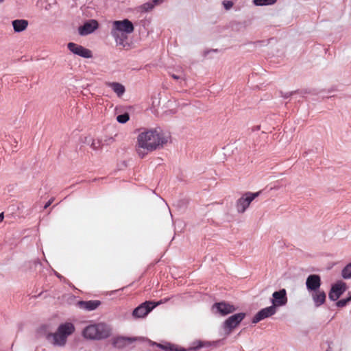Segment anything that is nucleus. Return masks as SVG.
I'll return each instance as SVG.
<instances>
[{
	"instance_id": "nucleus-4",
	"label": "nucleus",
	"mask_w": 351,
	"mask_h": 351,
	"mask_svg": "<svg viewBox=\"0 0 351 351\" xmlns=\"http://www.w3.org/2000/svg\"><path fill=\"white\" fill-rule=\"evenodd\" d=\"M112 329L106 323L99 322L91 324L86 326L82 330V336L90 340H101L109 337Z\"/></svg>"
},
{
	"instance_id": "nucleus-28",
	"label": "nucleus",
	"mask_w": 351,
	"mask_h": 351,
	"mask_svg": "<svg viewBox=\"0 0 351 351\" xmlns=\"http://www.w3.org/2000/svg\"><path fill=\"white\" fill-rule=\"evenodd\" d=\"M158 346H159L160 348H162V349H165V350H168L169 349V351H173V348L171 346H162L161 344H158Z\"/></svg>"
},
{
	"instance_id": "nucleus-15",
	"label": "nucleus",
	"mask_w": 351,
	"mask_h": 351,
	"mask_svg": "<svg viewBox=\"0 0 351 351\" xmlns=\"http://www.w3.org/2000/svg\"><path fill=\"white\" fill-rule=\"evenodd\" d=\"M98 27V23L95 20L86 22L84 25L79 27V34L82 36L88 35L93 32Z\"/></svg>"
},
{
	"instance_id": "nucleus-3",
	"label": "nucleus",
	"mask_w": 351,
	"mask_h": 351,
	"mask_svg": "<svg viewBox=\"0 0 351 351\" xmlns=\"http://www.w3.org/2000/svg\"><path fill=\"white\" fill-rule=\"evenodd\" d=\"M75 332V326L72 323L66 322L60 324L57 330L49 333L46 339L49 343L55 346L63 347L66 345L68 337Z\"/></svg>"
},
{
	"instance_id": "nucleus-22",
	"label": "nucleus",
	"mask_w": 351,
	"mask_h": 351,
	"mask_svg": "<svg viewBox=\"0 0 351 351\" xmlns=\"http://www.w3.org/2000/svg\"><path fill=\"white\" fill-rule=\"evenodd\" d=\"M341 276L344 279L351 278V263L346 265L341 271Z\"/></svg>"
},
{
	"instance_id": "nucleus-18",
	"label": "nucleus",
	"mask_w": 351,
	"mask_h": 351,
	"mask_svg": "<svg viewBox=\"0 0 351 351\" xmlns=\"http://www.w3.org/2000/svg\"><path fill=\"white\" fill-rule=\"evenodd\" d=\"M28 21L25 19H16L12 21L13 29L16 33L25 31L28 27Z\"/></svg>"
},
{
	"instance_id": "nucleus-6",
	"label": "nucleus",
	"mask_w": 351,
	"mask_h": 351,
	"mask_svg": "<svg viewBox=\"0 0 351 351\" xmlns=\"http://www.w3.org/2000/svg\"><path fill=\"white\" fill-rule=\"evenodd\" d=\"M245 316V313H239L229 317L223 324L226 335H229L232 330L235 328L241 322Z\"/></svg>"
},
{
	"instance_id": "nucleus-1",
	"label": "nucleus",
	"mask_w": 351,
	"mask_h": 351,
	"mask_svg": "<svg viewBox=\"0 0 351 351\" xmlns=\"http://www.w3.org/2000/svg\"><path fill=\"white\" fill-rule=\"evenodd\" d=\"M169 138V135L160 129L143 131L137 136L136 152L141 158H143L149 152L162 147Z\"/></svg>"
},
{
	"instance_id": "nucleus-20",
	"label": "nucleus",
	"mask_w": 351,
	"mask_h": 351,
	"mask_svg": "<svg viewBox=\"0 0 351 351\" xmlns=\"http://www.w3.org/2000/svg\"><path fill=\"white\" fill-rule=\"evenodd\" d=\"M85 143L95 151L99 149L101 146V143L99 140L94 139L91 137L86 138Z\"/></svg>"
},
{
	"instance_id": "nucleus-11",
	"label": "nucleus",
	"mask_w": 351,
	"mask_h": 351,
	"mask_svg": "<svg viewBox=\"0 0 351 351\" xmlns=\"http://www.w3.org/2000/svg\"><path fill=\"white\" fill-rule=\"evenodd\" d=\"M346 289V285L342 281H339L331 287L328 297L330 300L336 301Z\"/></svg>"
},
{
	"instance_id": "nucleus-19",
	"label": "nucleus",
	"mask_w": 351,
	"mask_h": 351,
	"mask_svg": "<svg viewBox=\"0 0 351 351\" xmlns=\"http://www.w3.org/2000/svg\"><path fill=\"white\" fill-rule=\"evenodd\" d=\"M106 85L110 87L113 91L119 96L121 97L125 93V87L120 83L118 82H106Z\"/></svg>"
},
{
	"instance_id": "nucleus-17",
	"label": "nucleus",
	"mask_w": 351,
	"mask_h": 351,
	"mask_svg": "<svg viewBox=\"0 0 351 351\" xmlns=\"http://www.w3.org/2000/svg\"><path fill=\"white\" fill-rule=\"evenodd\" d=\"M100 304L99 300L80 301L77 303V306L79 308L86 311H93L96 309Z\"/></svg>"
},
{
	"instance_id": "nucleus-2",
	"label": "nucleus",
	"mask_w": 351,
	"mask_h": 351,
	"mask_svg": "<svg viewBox=\"0 0 351 351\" xmlns=\"http://www.w3.org/2000/svg\"><path fill=\"white\" fill-rule=\"evenodd\" d=\"M134 30L133 23L125 19L122 21H114L112 23L110 34L117 45L125 46L128 35Z\"/></svg>"
},
{
	"instance_id": "nucleus-29",
	"label": "nucleus",
	"mask_w": 351,
	"mask_h": 351,
	"mask_svg": "<svg viewBox=\"0 0 351 351\" xmlns=\"http://www.w3.org/2000/svg\"><path fill=\"white\" fill-rule=\"evenodd\" d=\"M53 198H51L45 205L44 208H48L53 202Z\"/></svg>"
},
{
	"instance_id": "nucleus-31",
	"label": "nucleus",
	"mask_w": 351,
	"mask_h": 351,
	"mask_svg": "<svg viewBox=\"0 0 351 351\" xmlns=\"http://www.w3.org/2000/svg\"><path fill=\"white\" fill-rule=\"evenodd\" d=\"M4 219L3 213H0V223L3 221Z\"/></svg>"
},
{
	"instance_id": "nucleus-32",
	"label": "nucleus",
	"mask_w": 351,
	"mask_h": 351,
	"mask_svg": "<svg viewBox=\"0 0 351 351\" xmlns=\"http://www.w3.org/2000/svg\"><path fill=\"white\" fill-rule=\"evenodd\" d=\"M4 0H0V3H3Z\"/></svg>"
},
{
	"instance_id": "nucleus-30",
	"label": "nucleus",
	"mask_w": 351,
	"mask_h": 351,
	"mask_svg": "<svg viewBox=\"0 0 351 351\" xmlns=\"http://www.w3.org/2000/svg\"><path fill=\"white\" fill-rule=\"evenodd\" d=\"M162 0H153V2L154 4H159L160 3H162Z\"/></svg>"
},
{
	"instance_id": "nucleus-16",
	"label": "nucleus",
	"mask_w": 351,
	"mask_h": 351,
	"mask_svg": "<svg viewBox=\"0 0 351 351\" xmlns=\"http://www.w3.org/2000/svg\"><path fill=\"white\" fill-rule=\"evenodd\" d=\"M311 293L313 302L316 307H319L324 304L326 302V294L324 291L321 289Z\"/></svg>"
},
{
	"instance_id": "nucleus-13",
	"label": "nucleus",
	"mask_w": 351,
	"mask_h": 351,
	"mask_svg": "<svg viewBox=\"0 0 351 351\" xmlns=\"http://www.w3.org/2000/svg\"><path fill=\"white\" fill-rule=\"evenodd\" d=\"M321 284L320 276L317 274L309 275L306 280V287L308 293L320 289Z\"/></svg>"
},
{
	"instance_id": "nucleus-21",
	"label": "nucleus",
	"mask_w": 351,
	"mask_h": 351,
	"mask_svg": "<svg viewBox=\"0 0 351 351\" xmlns=\"http://www.w3.org/2000/svg\"><path fill=\"white\" fill-rule=\"evenodd\" d=\"M277 0H253V3L256 6H266L274 4Z\"/></svg>"
},
{
	"instance_id": "nucleus-7",
	"label": "nucleus",
	"mask_w": 351,
	"mask_h": 351,
	"mask_svg": "<svg viewBox=\"0 0 351 351\" xmlns=\"http://www.w3.org/2000/svg\"><path fill=\"white\" fill-rule=\"evenodd\" d=\"M160 302L154 303L152 302H145L141 304L133 311V317L136 319L145 317Z\"/></svg>"
},
{
	"instance_id": "nucleus-24",
	"label": "nucleus",
	"mask_w": 351,
	"mask_h": 351,
	"mask_svg": "<svg viewBox=\"0 0 351 351\" xmlns=\"http://www.w3.org/2000/svg\"><path fill=\"white\" fill-rule=\"evenodd\" d=\"M156 4L154 3V2H147L144 4H143L141 7H140V9L141 10H143V11H149V10H151L152 9H153V8L154 7Z\"/></svg>"
},
{
	"instance_id": "nucleus-10",
	"label": "nucleus",
	"mask_w": 351,
	"mask_h": 351,
	"mask_svg": "<svg viewBox=\"0 0 351 351\" xmlns=\"http://www.w3.org/2000/svg\"><path fill=\"white\" fill-rule=\"evenodd\" d=\"M67 47L73 54L82 58H91L93 57V53L90 49H86L78 44L74 43H69L67 44Z\"/></svg>"
},
{
	"instance_id": "nucleus-8",
	"label": "nucleus",
	"mask_w": 351,
	"mask_h": 351,
	"mask_svg": "<svg viewBox=\"0 0 351 351\" xmlns=\"http://www.w3.org/2000/svg\"><path fill=\"white\" fill-rule=\"evenodd\" d=\"M287 302L288 298L285 289H282L273 293L271 303L276 309L279 307L285 306Z\"/></svg>"
},
{
	"instance_id": "nucleus-12",
	"label": "nucleus",
	"mask_w": 351,
	"mask_h": 351,
	"mask_svg": "<svg viewBox=\"0 0 351 351\" xmlns=\"http://www.w3.org/2000/svg\"><path fill=\"white\" fill-rule=\"evenodd\" d=\"M277 309L272 305L263 308L259 311L253 317L252 323H258L260 321L275 315Z\"/></svg>"
},
{
	"instance_id": "nucleus-25",
	"label": "nucleus",
	"mask_w": 351,
	"mask_h": 351,
	"mask_svg": "<svg viewBox=\"0 0 351 351\" xmlns=\"http://www.w3.org/2000/svg\"><path fill=\"white\" fill-rule=\"evenodd\" d=\"M351 301V295L346 299H342L337 302L336 305L338 307L342 308L347 305V304Z\"/></svg>"
},
{
	"instance_id": "nucleus-26",
	"label": "nucleus",
	"mask_w": 351,
	"mask_h": 351,
	"mask_svg": "<svg viewBox=\"0 0 351 351\" xmlns=\"http://www.w3.org/2000/svg\"><path fill=\"white\" fill-rule=\"evenodd\" d=\"M171 77L175 80H185V75L183 71H180L179 75L171 74Z\"/></svg>"
},
{
	"instance_id": "nucleus-14",
	"label": "nucleus",
	"mask_w": 351,
	"mask_h": 351,
	"mask_svg": "<svg viewBox=\"0 0 351 351\" xmlns=\"http://www.w3.org/2000/svg\"><path fill=\"white\" fill-rule=\"evenodd\" d=\"M138 340L137 337H126L123 336L116 337L112 339V344L114 348H123L133 342Z\"/></svg>"
},
{
	"instance_id": "nucleus-27",
	"label": "nucleus",
	"mask_w": 351,
	"mask_h": 351,
	"mask_svg": "<svg viewBox=\"0 0 351 351\" xmlns=\"http://www.w3.org/2000/svg\"><path fill=\"white\" fill-rule=\"evenodd\" d=\"M223 5L226 10H229L233 6V3L231 1H224Z\"/></svg>"
},
{
	"instance_id": "nucleus-23",
	"label": "nucleus",
	"mask_w": 351,
	"mask_h": 351,
	"mask_svg": "<svg viewBox=\"0 0 351 351\" xmlns=\"http://www.w3.org/2000/svg\"><path fill=\"white\" fill-rule=\"evenodd\" d=\"M130 119L128 113H124L117 117V121L120 123H125Z\"/></svg>"
},
{
	"instance_id": "nucleus-5",
	"label": "nucleus",
	"mask_w": 351,
	"mask_h": 351,
	"mask_svg": "<svg viewBox=\"0 0 351 351\" xmlns=\"http://www.w3.org/2000/svg\"><path fill=\"white\" fill-rule=\"evenodd\" d=\"M261 191L246 192L243 193L236 202L235 208L239 214L244 213L250 206L252 202L259 196Z\"/></svg>"
},
{
	"instance_id": "nucleus-9",
	"label": "nucleus",
	"mask_w": 351,
	"mask_h": 351,
	"mask_svg": "<svg viewBox=\"0 0 351 351\" xmlns=\"http://www.w3.org/2000/svg\"><path fill=\"white\" fill-rule=\"evenodd\" d=\"M211 311L215 315L219 314L221 316H225L235 311L236 308L229 303L221 302L215 303L212 306Z\"/></svg>"
}]
</instances>
